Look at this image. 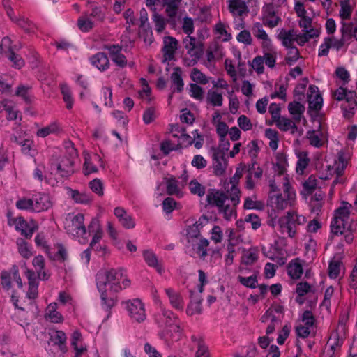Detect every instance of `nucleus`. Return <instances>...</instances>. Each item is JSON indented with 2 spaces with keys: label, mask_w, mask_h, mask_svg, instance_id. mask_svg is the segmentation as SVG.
<instances>
[{
  "label": "nucleus",
  "mask_w": 357,
  "mask_h": 357,
  "mask_svg": "<svg viewBox=\"0 0 357 357\" xmlns=\"http://www.w3.org/2000/svg\"><path fill=\"white\" fill-rule=\"evenodd\" d=\"M84 215L80 213H68L63 221L66 233L80 243L86 244L91 237L90 248L98 255L105 256L109 253L108 248L101 244L104 231L98 215L91 219L87 227L84 224Z\"/></svg>",
  "instance_id": "obj_1"
},
{
  "label": "nucleus",
  "mask_w": 357,
  "mask_h": 357,
  "mask_svg": "<svg viewBox=\"0 0 357 357\" xmlns=\"http://www.w3.org/2000/svg\"><path fill=\"white\" fill-rule=\"evenodd\" d=\"M96 282L102 305L107 309L117 303L118 294L131 285V280L123 268L100 270L96 275Z\"/></svg>",
  "instance_id": "obj_2"
},
{
  "label": "nucleus",
  "mask_w": 357,
  "mask_h": 357,
  "mask_svg": "<svg viewBox=\"0 0 357 357\" xmlns=\"http://www.w3.org/2000/svg\"><path fill=\"white\" fill-rule=\"evenodd\" d=\"M269 188L267 205L271 208V211L269 212L270 220L268 224L274 227L277 218L276 212L294 206L297 197L296 190L287 176L284 177L282 183V192H280L275 181L270 183Z\"/></svg>",
  "instance_id": "obj_3"
},
{
  "label": "nucleus",
  "mask_w": 357,
  "mask_h": 357,
  "mask_svg": "<svg viewBox=\"0 0 357 357\" xmlns=\"http://www.w3.org/2000/svg\"><path fill=\"white\" fill-rule=\"evenodd\" d=\"M155 321L160 328L159 336L167 344L180 340L181 329L178 317L169 310H162L155 316Z\"/></svg>",
  "instance_id": "obj_4"
},
{
  "label": "nucleus",
  "mask_w": 357,
  "mask_h": 357,
  "mask_svg": "<svg viewBox=\"0 0 357 357\" xmlns=\"http://www.w3.org/2000/svg\"><path fill=\"white\" fill-rule=\"evenodd\" d=\"M207 204L218 208L220 213L223 214V217L227 220H231L236 217V205L231 202V197L229 198L224 192L211 189L206 194Z\"/></svg>",
  "instance_id": "obj_5"
},
{
  "label": "nucleus",
  "mask_w": 357,
  "mask_h": 357,
  "mask_svg": "<svg viewBox=\"0 0 357 357\" xmlns=\"http://www.w3.org/2000/svg\"><path fill=\"white\" fill-rule=\"evenodd\" d=\"M306 220L305 216L299 214L296 210H289L278 220L279 231L289 238H294L298 227L303 225Z\"/></svg>",
  "instance_id": "obj_6"
},
{
  "label": "nucleus",
  "mask_w": 357,
  "mask_h": 357,
  "mask_svg": "<svg viewBox=\"0 0 357 357\" xmlns=\"http://www.w3.org/2000/svg\"><path fill=\"white\" fill-rule=\"evenodd\" d=\"M185 53L183 62L187 66H193L197 63L204 54V45L192 36H187L183 40Z\"/></svg>",
  "instance_id": "obj_7"
},
{
  "label": "nucleus",
  "mask_w": 357,
  "mask_h": 357,
  "mask_svg": "<svg viewBox=\"0 0 357 357\" xmlns=\"http://www.w3.org/2000/svg\"><path fill=\"white\" fill-rule=\"evenodd\" d=\"M351 207V204L343 202L342 205L335 211L334 219L331 225L332 233L337 235L342 234L347 229H352V224H349Z\"/></svg>",
  "instance_id": "obj_8"
},
{
  "label": "nucleus",
  "mask_w": 357,
  "mask_h": 357,
  "mask_svg": "<svg viewBox=\"0 0 357 357\" xmlns=\"http://www.w3.org/2000/svg\"><path fill=\"white\" fill-rule=\"evenodd\" d=\"M78 154L73 147L69 149L68 153L57 159L54 166L57 173L61 176H68L75 171V163Z\"/></svg>",
  "instance_id": "obj_9"
},
{
  "label": "nucleus",
  "mask_w": 357,
  "mask_h": 357,
  "mask_svg": "<svg viewBox=\"0 0 357 357\" xmlns=\"http://www.w3.org/2000/svg\"><path fill=\"white\" fill-rule=\"evenodd\" d=\"M245 169V165L240 163L236 169L234 175L230 178L229 182L224 184L225 190L231 196V202L234 205H238L240 202V190L238 183Z\"/></svg>",
  "instance_id": "obj_10"
},
{
  "label": "nucleus",
  "mask_w": 357,
  "mask_h": 357,
  "mask_svg": "<svg viewBox=\"0 0 357 357\" xmlns=\"http://www.w3.org/2000/svg\"><path fill=\"white\" fill-rule=\"evenodd\" d=\"M347 164V157L344 153L339 154L337 158L333 161V164H329L326 166L321 178L330 179L335 176L336 179L333 181V184L337 183L339 182L337 178L343 174Z\"/></svg>",
  "instance_id": "obj_11"
},
{
  "label": "nucleus",
  "mask_w": 357,
  "mask_h": 357,
  "mask_svg": "<svg viewBox=\"0 0 357 357\" xmlns=\"http://www.w3.org/2000/svg\"><path fill=\"white\" fill-rule=\"evenodd\" d=\"M8 224L13 226L16 231L26 237L31 238L35 231L38 229V224L33 220L27 222L22 216L13 217L10 213L8 214Z\"/></svg>",
  "instance_id": "obj_12"
},
{
  "label": "nucleus",
  "mask_w": 357,
  "mask_h": 357,
  "mask_svg": "<svg viewBox=\"0 0 357 357\" xmlns=\"http://www.w3.org/2000/svg\"><path fill=\"white\" fill-rule=\"evenodd\" d=\"M349 313L344 312L340 315L338 325L335 331H333L329 338L328 343L331 349L339 347L343 343L347 331Z\"/></svg>",
  "instance_id": "obj_13"
},
{
  "label": "nucleus",
  "mask_w": 357,
  "mask_h": 357,
  "mask_svg": "<svg viewBox=\"0 0 357 357\" xmlns=\"http://www.w3.org/2000/svg\"><path fill=\"white\" fill-rule=\"evenodd\" d=\"M122 304L132 320L142 322L146 319L145 306L140 299H130L123 302Z\"/></svg>",
  "instance_id": "obj_14"
},
{
  "label": "nucleus",
  "mask_w": 357,
  "mask_h": 357,
  "mask_svg": "<svg viewBox=\"0 0 357 357\" xmlns=\"http://www.w3.org/2000/svg\"><path fill=\"white\" fill-rule=\"evenodd\" d=\"M314 317L310 311H305L296 326L297 336L301 338L307 337L314 328Z\"/></svg>",
  "instance_id": "obj_15"
},
{
  "label": "nucleus",
  "mask_w": 357,
  "mask_h": 357,
  "mask_svg": "<svg viewBox=\"0 0 357 357\" xmlns=\"http://www.w3.org/2000/svg\"><path fill=\"white\" fill-rule=\"evenodd\" d=\"M314 128L307 132V138L310 145L314 147H320L327 140L326 129L320 121H314Z\"/></svg>",
  "instance_id": "obj_16"
},
{
  "label": "nucleus",
  "mask_w": 357,
  "mask_h": 357,
  "mask_svg": "<svg viewBox=\"0 0 357 357\" xmlns=\"http://www.w3.org/2000/svg\"><path fill=\"white\" fill-rule=\"evenodd\" d=\"M283 308L281 306L268 309L261 317L262 322L269 323L266 327V335L273 333L282 317Z\"/></svg>",
  "instance_id": "obj_17"
},
{
  "label": "nucleus",
  "mask_w": 357,
  "mask_h": 357,
  "mask_svg": "<svg viewBox=\"0 0 357 357\" xmlns=\"http://www.w3.org/2000/svg\"><path fill=\"white\" fill-rule=\"evenodd\" d=\"M83 156L84 159L83 172L85 175L96 173L98 171V167H103V162L100 155L84 151Z\"/></svg>",
  "instance_id": "obj_18"
},
{
  "label": "nucleus",
  "mask_w": 357,
  "mask_h": 357,
  "mask_svg": "<svg viewBox=\"0 0 357 357\" xmlns=\"http://www.w3.org/2000/svg\"><path fill=\"white\" fill-rule=\"evenodd\" d=\"M228 166V161L225 153L220 149H215L212 156V168L214 174L217 176H223Z\"/></svg>",
  "instance_id": "obj_19"
},
{
  "label": "nucleus",
  "mask_w": 357,
  "mask_h": 357,
  "mask_svg": "<svg viewBox=\"0 0 357 357\" xmlns=\"http://www.w3.org/2000/svg\"><path fill=\"white\" fill-rule=\"evenodd\" d=\"M225 54L223 47L218 43H214L207 48L203 64L209 67L216 61L222 59Z\"/></svg>",
  "instance_id": "obj_20"
},
{
  "label": "nucleus",
  "mask_w": 357,
  "mask_h": 357,
  "mask_svg": "<svg viewBox=\"0 0 357 357\" xmlns=\"http://www.w3.org/2000/svg\"><path fill=\"white\" fill-rule=\"evenodd\" d=\"M208 219L202 215L199 220L192 225H190L186 229L185 236L188 243H193L200 236L201 229L208 223Z\"/></svg>",
  "instance_id": "obj_21"
},
{
  "label": "nucleus",
  "mask_w": 357,
  "mask_h": 357,
  "mask_svg": "<svg viewBox=\"0 0 357 357\" xmlns=\"http://www.w3.org/2000/svg\"><path fill=\"white\" fill-rule=\"evenodd\" d=\"M307 100L310 111L319 112L323 106L322 96L319 88L314 85H310L307 91Z\"/></svg>",
  "instance_id": "obj_22"
},
{
  "label": "nucleus",
  "mask_w": 357,
  "mask_h": 357,
  "mask_svg": "<svg viewBox=\"0 0 357 357\" xmlns=\"http://www.w3.org/2000/svg\"><path fill=\"white\" fill-rule=\"evenodd\" d=\"M344 34H342L341 39L335 38L333 36L326 37L319 47L318 55L319 56H326L330 48L339 50L344 46Z\"/></svg>",
  "instance_id": "obj_23"
},
{
  "label": "nucleus",
  "mask_w": 357,
  "mask_h": 357,
  "mask_svg": "<svg viewBox=\"0 0 357 357\" xmlns=\"http://www.w3.org/2000/svg\"><path fill=\"white\" fill-rule=\"evenodd\" d=\"M262 20L266 26L275 27L280 22V18L277 15L273 4L265 5L262 8Z\"/></svg>",
  "instance_id": "obj_24"
},
{
  "label": "nucleus",
  "mask_w": 357,
  "mask_h": 357,
  "mask_svg": "<svg viewBox=\"0 0 357 357\" xmlns=\"http://www.w3.org/2000/svg\"><path fill=\"white\" fill-rule=\"evenodd\" d=\"M259 250L257 247H252L244 250L242 253L239 271L243 273L244 266H251L258 260Z\"/></svg>",
  "instance_id": "obj_25"
},
{
  "label": "nucleus",
  "mask_w": 357,
  "mask_h": 357,
  "mask_svg": "<svg viewBox=\"0 0 357 357\" xmlns=\"http://www.w3.org/2000/svg\"><path fill=\"white\" fill-rule=\"evenodd\" d=\"M33 211L42 212L48 210L52 206V202L49 195L45 193H37L33 195Z\"/></svg>",
  "instance_id": "obj_26"
},
{
  "label": "nucleus",
  "mask_w": 357,
  "mask_h": 357,
  "mask_svg": "<svg viewBox=\"0 0 357 357\" xmlns=\"http://www.w3.org/2000/svg\"><path fill=\"white\" fill-rule=\"evenodd\" d=\"M163 43L162 52L164 61L173 60L178 47L177 40L172 36H166L163 39Z\"/></svg>",
  "instance_id": "obj_27"
},
{
  "label": "nucleus",
  "mask_w": 357,
  "mask_h": 357,
  "mask_svg": "<svg viewBox=\"0 0 357 357\" xmlns=\"http://www.w3.org/2000/svg\"><path fill=\"white\" fill-rule=\"evenodd\" d=\"M294 10L297 16L300 18L298 21L299 26L303 29L310 28L312 17L308 15L303 3L296 1L294 6Z\"/></svg>",
  "instance_id": "obj_28"
},
{
  "label": "nucleus",
  "mask_w": 357,
  "mask_h": 357,
  "mask_svg": "<svg viewBox=\"0 0 357 357\" xmlns=\"http://www.w3.org/2000/svg\"><path fill=\"white\" fill-rule=\"evenodd\" d=\"M112 61L119 67L124 68L127 65L126 57L121 53L122 47L119 45H106Z\"/></svg>",
  "instance_id": "obj_29"
},
{
  "label": "nucleus",
  "mask_w": 357,
  "mask_h": 357,
  "mask_svg": "<svg viewBox=\"0 0 357 357\" xmlns=\"http://www.w3.org/2000/svg\"><path fill=\"white\" fill-rule=\"evenodd\" d=\"M114 214L119 224L125 229H132L135 227V219L122 207H116Z\"/></svg>",
  "instance_id": "obj_30"
},
{
  "label": "nucleus",
  "mask_w": 357,
  "mask_h": 357,
  "mask_svg": "<svg viewBox=\"0 0 357 357\" xmlns=\"http://www.w3.org/2000/svg\"><path fill=\"white\" fill-rule=\"evenodd\" d=\"M305 261L299 258H295L289 261L287 266L289 277L292 280H298L303 273Z\"/></svg>",
  "instance_id": "obj_31"
},
{
  "label": "nucleus",
  "mask_w": 357,
  "mask_h": 357,
  "mask_svg": "<svg viewBox=\"0 0 357 357\" xmlns=\"http://www.w3.org/2000/svg\"><path fill=\"white\" fill-rule=\"evenodd\" d=\"M58 305L55 302L50 303L45 310V319L54 324L63 323L64 318L61 313L57 310Z\"/></svg>",
  "instance_id": "obj_32"
},
{
  "label": "nucleus",
  "mask_w": 357,
  "mask_h": 357,
  "mask_svg": "<svg viewBox=\"0 0 357 357\" xmlns=\"http://www.w3.org/2000/svg\"><path fill=\"white\" fill-rule=\"evenodd\" d=\"M303 33H298L295 31V43L299 45H305L309 40L317 38L320 35V29L316 28L303 29Z\"/></svg>",
  "instance_id": "obj_33"
},
{
  "label": "nucleus",
  "mask_w": 357,
  "mask_h": 357,
  "mask_svg": "<svg viewBox=\"0 0 357 357\" xmlns=\"http://www.w3.org/2000/svg\"><path fill=\"white\" fill-rule=\"evenodd\" d=\"M185 186V184L184 183H179L173 177L168 178L166 181L167 193L171 195H175L177 197H182L183 196Z\"/></svg>",
  "instance_id": "obj_34"
},
{
  "label": "nucleus",
  "mask_w": 357,
  "mask_h": 357,
  "mask_svg": "<svg viewBox=\"0 0 357 357\" xmlns=\"http://www.w3.org/2000/svg\"><path fill=\"white\" fill-rule=\"evenodd\" d=\"M25 275L29 281V290L26 296L30 300L35 299L38 296V282L36 278L35 273L31 270L27 269Z\"/></svg>",
  "instance_id": "obj_35"
},
{
  "label": "nucleus",
  "mask_w": 357,
  "mask_h": 357,
  "mask_svg": "<svg viewBox=\"0 0 357 357\" xmlns=\"http://www.w3.org/2000/svg\"><path fill=\"white\" fill-rule=\"evenodd\" d=\"M32 264L35 268L38 277L40 280H47L50 278V272L44 269L45 259L42 255L35 257L33 259Z\"/></svg>",
  "instance_id": "obj_36"
},
{
  "label": "nucleus",
  "mask_w": 357,
  "mask_h": 357,
  "mask_svg": "<svg viewBox=\"0 0 357 357\" xmlns=\"http://www.w3.org/2000/svg\"><path fill=\"white\" fill-rule=\"evenodd\" d=\"M228 7L234 16H241L248 12V6L243 0H229Z\"/></svg>",
  "instance_id": "obj_37"
},
{
  "label": "nucleus",
  "mask_w": 357,
  "mask_h": 357,
  "mask_svg": "<svg viewBox=\"0 0 357 357\" xmlns=\"http://www.w3.org/2000/svg\"><path fill=\"white\" fill-rule=\"evenodd\" d=\"M277 38L282 42L285 47L293 46L295 43V30L281 29L279 30Z\"/></svg>",
  "instance_id": "obj_38"
},
{
  "label": "nucleus",
  "mask_w": 357,
  "mask_h": 357,
  "mask_svg": "<svg viewBox=\"0 0 357 357\" xmlns=\"http://www.w3.org/2000/svg\"><path fill=\"white\" fill-rule=\"evenodd\" d=\"M62 132V128L57 121H53L47 126L38 129L36 135L39 137H45L50 135H58Z\"/></svg>",
  "instance_id": "obj_39"
},
{
  "label": "nucleus",
  "mask_w": 357,
  "mask_h": 357,
  "mask_svg": "<svg viewBox=\"0 0 357 357\" xmlns=\"http://www.w3.org/2000/svg\"><path fill=\"white\" fill-rule=\"evenodd\" d=\"M357 107V96L356 93L349 94V102L342 105L343 110V115L347 119L353 117L355 113V109Z\"/></svg>",
  "instance_id": "obj_40"
},
{
  "label": "nucleus",
  "mask_w": 357,
  "mask_h": 357,
  "mask_svg": "<svg viewBox=\"0 0 357 357\" xmlns=\"http://www.w3.org/2000/svg\"><path fill=\"white\" fill-rule=\"evenodd\" d=\"M296 155L298 158V161L296 162V172L298 174H303L305 170L307 167L310 163V158L308 156V153L305 151H296Z\"/></svg>",
  "instance_id": "obj_41"
},
{
  "label": "nucleus",
  "mask_w": 357,
  "mask_h": 357,
  "mask_svg": "<svg viewBox=\"0 0 357 357\" xmlns=\"http://www.w3.org/2000/svg\"><path fill=\"white\" fill-rule=\"evenodd\" d=\"M170 304L176 310H182L184 306L183 298L180 294L171 288L165 289Z\"/></svg>",
  "instance_id": "obj_42"
},
{
  "label": "nucleus",
  "mask_w": 357,
  "mask_h": 357,
  "mask_svg": "<svg viewBox=\"0 0 357 357\" xmlns=\"http://www.w3.org/2000/svg\"><path fill=\"white\" fill-rule=\"evenodd\" d=\"M50 341L54 344L57 345L59 349L62 353H66L68 351L66 346V333L62 331H56L54 333L50 335Z\"/></svg>",
  "instance_id": "obj_43"
},
{
  "label": "nucleus",
  "mask_w": 357,
  "mask_h": 357,
  "mask_svg": "<svg viewBox=\"0 0 357 357\" xmlns=\"http://www.w3.org/2000/svg\"><path fill=\"white\" fill-rule=\"evenodd\" d=\"M214 33L217 38L222 42H228L232 38L229 26L222 22H218L215 25Z\"/></svg>",
  "instance_id": "obj_44"
},
{
  "label": "nucleus",
  "mask_w": 357,
  "mask_h": 357,
  "mask_svg": "<svg viewBox=\"0 0 357 357\" xmlns=\"http://www.w3.org/2000/svg\"><path fill=\"white\" fill-rule=\"evenodd\" d=\"M340 9L339 15L342 20L350 19L353 10L354 8V3L352 0H339Z\"/></svg>",
  "instance_id": "obj_45"
},
{
  "label": "nucleus",
  "mask_w": 357,
  "mask_h": 357,
  "mask_svg": "<svg viewBox=\"0 0 357 357\" xmlns=\"http://www.w3.org/2000/svg\"><path fill=\"white\" fill-rule=\"evenodd\" d=\"M91 62L93 66L98 70L104 71L108 69L109 61L108 57L104 53H97L91 58Z\"/></svg>",
  "instance_id": "obj_46"
},
{
  "label": "nucleus",
  "mask_w": 357,
  "mask_h": 357,
  "mask_svg": "<svg viewBox=\"0 0 357 357\" xmlns=\"http://www.w3.org/2000/svg\"><path fill=\"white\" fill-rule=\"evenodd\" d=\"M179 149V142L177 141V135L172 133L167 139L161 143V150L165 154Z\"/></svg>",
  "instance_id": "obj_47"
},
{
  "label": "nucleus",
  "mask_w": 357,
  "mask_h": 357,
  "mask_svg": "<svg viewBox=\"0 0 357 357\" xmlns=\"http://www.w3.org/2000/svg\"><path fill=\"white\" fill-rule=\"evenodd\" d=\"M289 167L287 155L282 153H278L275 156V168L276 171L280 176H282V179L285 176L289 178V176L286 174V171Z\"/></svg>",
  "instance_id": "obj_48"
},
{
  "label": "nucleus",
  "mask_w": 357,
  "mask_h": 357,
  "mask_svg": "<svg viewBox=\"0 0 357 357\" xmlns=\"http://www.w3.org/2000/svg\"><path fill=\"white\" fill-rule=\"evenodd\" d=\"M312 291V286L307 282H301L296 284L295 292L296 294V301L299 304L304 303V296Z\"/></svg>",
  "instance_id": "obj_49"
},
{
  "label": "nucleus",
  "mask_w": 357,
  "mask_h": 357,
  "mask_svg": "<svg viewBox=\"0 0 357 357\" xmlns=\"http://www.w3.org/2000/svg\"><path fill=\"white\" fill-rule=\"evenodd\" d=\"M275 124L278 129L283 132H289L294 134L297 131L296 123L287 117L280 118Z\"/></svg>",
  "instance_id": "obj_50"
},
{
  "label": "nucleus",
  "mask_w": 357,
  "mask_h": 357,
  "mask_svg": "<svg viewBox=\"0 0 357 357\" xmlns=\"http://www.w3.org/2000/svg\"><path fill=\"white\" fill-rule=\"evenodd\" d=\"M18 144L21 146L22 153L24 155H28L33 158L36 155L38 151L33 139H25L20 141Z\"/></svg>",
  "instance_id": "obj_51"
},
{
  "label": "nucleus",
  "mask_w": 357,
  "mask_h": 357,
  "mask_svg": "<svg viewBox=\"0 0 357 357\" xmlns=\"http://www.w3.org/2000/svg\"><path fill=\"white\" fill-rule=\"evenodd\" d=\"M143 256L146 264L151 267L155 268L158 273L162 274L164 272L162 266L158 263L156 256L150 250H145Z\"/></svg>",
  "instance_id": "obj_52"
},
{
  "label": "nucleus",
  "mask_w": 357,
  "mask_h": 357,
  "mask_svg": "<svg viewBox=\"0 0 357 357\" xmlns=\"http://www.w3.org/2000/svg\"><path fill=\"white\" fill-rule=\"evenodd\" d=\"M181 2V0H162V6L165 8V13L169 17L172 18L176 15Z\"/></svg>",
  "instance_id": "obj_53"
},
{
  "label": "nucleus",
  "mask_w": 357,
  "mask_h": 357,
  "mask_svg": "<svg viewBox=\"0 0 357 357\" xmlns=\"http://www.w3.org/2000/svg\"><path fill=\"white\" fill-rule=\"evenodd\" d=\"M264 136L269 140L268 146L273 151L277 150L279 143L278 132L272 128H267L265 130Z\"/></svg>",
  "instance_id": "obj_54"
},
{
  "label": "nucleus",
  "mask_w": 357,
  "mask_h": 357,
  "mask_svg": "<svg viewBox=\"0 0 357 357\" xmlns=\"http://www.w3.org/2000/svg\"><path fill=\"white\" fill-rule=\"evenodd\" d=\"M182 70L179 67H176L174 69L173 73L171 75V80L173 86L176 87L178 92H181L183 89V81L182 79Z\"/></svg>",
  "instance_id": "obj_55"
},
{
  "label": "nucleus",
  "mask_w": 357,
  "mask_h": 357,
  "mask_svg": "<svg viewBox=\"0 0 357 357\" xmlns=\"http://www.w3.org/2000/svg\"><path fill=\"white\" fill-rule=\"evenodd\" d=\"M289 113L292 115L295 121L298 122L301 120L305 107L298 102H291L288 105Z\"/></svg>",
  "instance_id": "obj_56"
},
{
  "label": "nucleus",
  "mask_w": 357,
  "mask_h": 357,
  "mask_svg": "<svg viewBox=\"0 0 357 357\" xmlns=\"http://www.w3.org/2000/svg\"><path fill=\"white\" fill-rule=\"evenodd\" d=\"M16 243L18 252L22 257L29 259L33 255L31 245L24 239L18 238Z\"/></svg>",
  "instance_id": "obj_57"
},
{
  "label": "nucleus",
  "mask_w": 357,
  "mask_h": 357,
  "mask_svg": "<svg viewBox=\"0 0 357 357\" xmlns=\"http://www.w3.org/2000/svg\"><path fill=\"white\" fill-rule=\"evenodd\" d=\"M237 280L241 284L247 288L255 289L258 286V280L256 274H253L248 277H244L239 275L237 277Z\"/></svg>",
  "instance_id": "obj_58"
},
{
  "label": "nucleus",
  "mask_w": 357,
  "mask_h": 357,
  "mask_svg": "<svg viewBox=\"0 0 357 357\" xmlns=\"http://www.w3.org/2000/svg\"><path fill=\"white\" fill-rule=\"evenodd\" d=\"M1 104L6 112L7 119L15 120L17 119L19 112L16 109L15 105L12 102L3 100Z\"/></svg>",
  "instance_id": "obj_59"
},
{
  "label": "nucleus",
  "mask_w": 357,
  "mask_h": 357,
  "mask_svg": "<svg viewBox=\"0 0 357 357\" xmlns=\"http://www.w3.org/2000/svg\"><path fill=\"white\" fill-rule=\"evenodd\" d=\"M61 91L63 96V100L66 103V107L71 109L74 104V100L72 97L71 91L69 86L65 84L61 85Z\"/></svg>",
  "instance_id": "obj_60"
},
{
  "label": "nucleus",
  "mask_w": 357,
  "mask_h": 357,
  "mask_svg": "<svg viewBox=\"0 0 357 357\" xmlns=\"http://www.w3.org/2000/svg\"><path fill=\"white\" fill-rule=\"evenodd\" d=\"M70 195L77 203L88 204L91 202V198L89 195L80 192L77 190H70Z\"/></svg>",
  "instance_id": "obj_61"
},
{
  "label": "nucleus",
  "mask_w": 357,
  "mask_h": 357,
  "mask_svg": "<svg viewBox=\"0 0 357 357\" xmlns=\"http://www.w3.org/2000/svg\"><path fill=\"white\" fill-rule=\"evenodd\" d=\"M93 24L94 22L89 17L82 16L77 20V26L82 32L89 31L92 29Z\"/></svg>",
  "instance_id": "obj_62"
},
{
  "label": "nucleus",
  "mask_w": 357,
  "mask_h": 357,
  "mask_svg": "<svg viewBox=\"0 0 357 357\" xmlns=\"http://www.w3.org/2000/svg\"><path fill=\"white\" fill-rule=\"evenodd\" d=\"M224 237L222 229L218 225H214L210 231V238L215 244L220 243Z\"/></svg>",
  "instance_id": "obj_63"
},
{
  "label": "nucleus",
  "mask_w": 357,
  "mask_h": 357,
  "mask_svg": "<svg viewBox=\"0 0 357 357\" xmlns=\"http://www.w3.org/2000/svg\"><path fill=\"white\" fill-rule=\"evenodd\" d=\"M189 189L192 194L202 197L205 194V187L197 180H192L189 183Z\"/></svg>",
  "instance_id": "obj_64"
}]
</instances>
